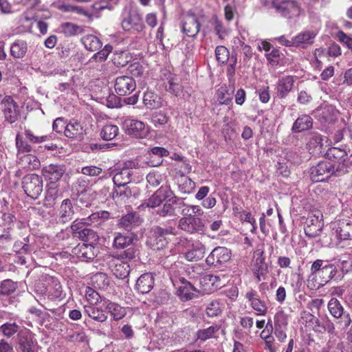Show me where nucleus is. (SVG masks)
I'll return each mask as SVG.
<instances>
[{"label":"nucleus","mask_w":352,"mask_h":352,"mask_svg":"<svg viewBox=\"0 0 352 352\" xmlns=\"http://www.w3.org/2000/svg\"><path fill=\"white\" fill-rule=\"evenodd\" d=\"M352 169V155L337 147H332L326 153V159L310 169L313 182H323L334 173L343 175Z\"/></svg>","instance_id":"f257e3e1"},{"label":"nucleus","mask_w":352,"mask_h":352,"mask_svg":"<svg viewBox=\"0 0 352 352\" xmlns=\"http://www.w3.org/2000/svg\"><path fill=\"white\" fill-rule=\"evenodd\" d=\"M346 263V261L341 263L337 259H317L311 266V273L312 275H318L324 282L328 283L335 278L340 265Z\"/></svg>","instance_id":"f03ea898"},{"label":"nucleus","mask_w":352,"mask_h":352,"mask_svg":"<svg viewBox=\"0 0 352 352\" xmlns=\"http://www.w3.org/2000/svg\"><path fill=\"white\" fill-rule=\"evenodd\" d=\"M177 250L188 261H197L205 254V247L199 242L192 243L190 241H181L177 243Z\"/></svg>","instance_id":"7ed1b4c3"},{"label":"nucleus","mask_w":352,"mask_h":352,"mask_svg":"<svg viewBox=\"0 0 352 352\" xmlns=\"http://www.w3.org/2000/svg\"><path fill=\"white\" fill-rule=\"evenodd\" d=\"M122 129L129 135L143 139L148 136L150 127L142 121L126 118L122 122Z\"/></svg>","instance_id":"20e7f679"},{"label":"nucleus","mask_w":352,"mask_h":352,"mask_svg":"<svg viewBox=\"0 0 352 352\" xmlns=\"http://www.w3.org/2000/svg\"><path fill=\"white\" fill-rule=\"evenodd\" d=\"M22 187L28 197L36 199L43 191V179L36 174L27 175L23 178Z\"/></svg>","instance_id":"39448f33"},{"label":"nucleus","mask_w":352,"mask_h":352,"mask_svg":"<svg viewBox=\"0 0 352 352\" xmlns=\"http://www.w3.org/2000/svg\"><path fill=\"white\" fill-rule=\"evenodd\" d=\"M323 215L319 210L312 211L307 219L305 227V233L310 239H316L322 233L323 228Z\"/></svg>","instance_id":"423d86ee"},{"label":"nucleus","mask_w":352,"mask_h":352,"mask_svg":"<svg viewBox=\"0 0 352 352\" xmlns=\"http://www.w3.org/2000/svg\"><path fill=\"white\" fill-rule=\"evenodd\" d=\"M272 6L282 16L291 19L300 15L301 7L296 0H274Z\"/></svg>","instance_id":"0eeeda50"},{"label":"nucleus","mask_w":352,"mask_h":352,"mask_svg":"<svg viewBox=\"0 0 352 352\" xmlns=\"http://www.w3.org/2000/svg\"><path fill=\"white\" fill-rule=\"evenodd\" d=\"M17 344L20 352H36L35 334L27 329L20 331L17 334Z\"/></svg>","instance_id":"6e6552de"},{"label":"nucleus","mask_w":352,"mask_h":352,"mask_svg":"<svg viewBox=\"0 0 352 352\" xmlns=\"http://www.w3.org/2000/svg\"><path fill=\"white\" fill-rule=\"evenodd\" d=\"M1 108L3 112L6 120L10 123L15 122L19 117V107L14 100L8 96H1Z\"/></svg>","instance_id":"1a4fd4ad"},{"label":"nucleus","mask_w":352,"mask_h":352,"mask_svg":"<svg viewBox=\"0 0 352 352\" xmlns=\"http://www.w3.org/2000/svg\"><path fill=\"white\" fill-rule=\"evenodd\" d=\"M132 175V170L127 168H122L120 171L116 173L113 178V183L118 187V189L115 190L113 192V197H121L122 195L128 196L130 194V191L122 190V187H124L127 184L131 182V177Z\"/></svg>","instance_id":"9d476101"},{"label":"nucleus","mask_w":352,"mask_h":352,"mask_svg":"<svg viewBox=\"0 0 352 352\" xmlns=\"http://www.w3.org/2000/svg\"><path fill=\"white\" fill-rule=\"evenodd\" d=\"M231 252L225 247H217L206 258V262L208 265L219 266L230 261Z\"/></svg>","instance_id":"9b49d317"},{"label":"nucleus","mask_w":352,"mask_h":352,"mask_svg":"<svg viewBox=\"0 0 352 352\" xmlns=\"http://www.w3.org/2000/svg\"><path fill=\"white\" fill-rule=\"evenodd\" d=\"M14 216L9 212H0V227L3 228L6 231L5 234L0 235V247H3L5 244L11 241V235L9 230H11L15 221Z\"/></svg>","instance_id":"f8f14e48"},{"label":"nucleus","mask_w":352,"mask_h":352,"mask_svg":"<svg viewBox=\"0 0 352 352\" xmlns=\"http://www.w3.org/2000/svg\"><path fill=\"white\" fill-rule=\"evenodd\" d=\"M136 88L135 80L129 76H118L115 80V91L120 96H126L132 93Z\"/></svg>","instance_id":"ddd939ff"},{"label":"nucleus","mask_w":352,"mask_h":352,"mask_svg":"<svg viewBox=\"0 0 352 352\" xmlns=\"http://www.w3.org/2000/svg\"><path fill=\"white\" fill-rule=\"evenodd\" d=\"M122 27L125 31L141 32L144 25L141 15L137 12H131L122 21Z\"/></svg>","instance_id":"4468645a"},{"label":"nucleus","mask_w":352,"mask_h":352,"mask_svg":"<svg viewBox=\"0 0 352 352\" xmlns=\"http://www.w3.org/2000/svg\"><path fill=\"white\" fill-rule=\"evenodd\" d=\"M182 28V32L188 36H196L199 31V23L196 16L190 12L183 14Z\"/></svg>","instance_id":"2eb2a0df"},{"label":"nucleus","mask_w":352,"mask_h":352,"mask_svg":"<svg viewBox=\"0 0 352 352\" xmlns=\"http://www.w3.org/2000/svg\"><path fill=\"white\" fill-rule=\"evenodd\" d=\"M94 243H79L73 250L75 254L82 261H89L94 259L98 254V250L94 245Z\"/></svg>","instance_id":"dca6fc26"},{"label":"nucleus","mask_w":352,"mask_h":352,"mask_svg":"<svg viewBox=\"0 0 352 352\" xmlns=\"http://www.w3.org/2000/svg\"><path fill=\"white\" fill-rule=\"evenodd\" d=\"M245 299L248 301L250 307L255 311L257 316H265L267 312V307L265 302L258 298V292L250 289L245 295Z\"/></svg>","instance_id":"f3484780"},{"label":"nucleus","mask_w":352,"mask_h":352,"mask_svg":"<svg viewBox=\"0 0 352 352\" xmlns=\"http://www.w3.org/2000/svg\"><path fill=\"white\" fill-rule=\"evenodd\" d=\"M109 268L116 277L120 279L126 278L130 272L129 265L119 258L109 256Z\"/></svg>","instance_id":"a211bd4d"},{"label":"nucleus","mask_w":352,"mask_h":352,"mask_svg":"<svg viewBox=\"0 0 352 352\" xmlns=\"http://www.w3.org/2000/svg\"><path fill=\"white\" fill-rule=\"evenodd\" d=\"M65 172L63 166L58 164H49L42 168V174L48 183H55L60 179Z\"/></svg>","instance_id":"6ab92c4d"},{"label":"nucleus","mask_w":352,"mask_h":352,"mask_svg":"<svg viewBox=\"0 0 352 352\" xmlns=\"http://www.w3.org/2000/svg\"><path fill=\"white\" fill-rule=\"evenodd\" d=\"M333 230L340 239H352V221L346 219L338 220L334 223Z\"/></svg>","instance_id":"aec40b11"},{"label":"nucleus","mask_w":352,"mask_h":352,"mask_svg":"<svg viewBox=\"0 0 352 352\" xmlns=\"http://www.w3.org/2000/svg\"><path fill=\"white\" fill-rule=\"evenodd\" d=\"M173 195L168 186H162L145 203L147 207L156 208L160 204Z\"/></svg>","instance_id":"412c9836"},{"label":"nucleus","mask_w":352,"mask_h":352,"mask_svg":"<svg viewBox=\"0 0 352 352\" xmlns=\"http://www.w3.org/2000/svg\"><path fill=\"white\" fill-rule=\"evenodd\" d=\"M314 113L317 118L326 122L333 121L337 118L338 111L333 105L324 103L315 110Z\"/></svg>","instance_id":"4be33fe9"},{"label":"nucleus","mask_w":352,"mask_h":352,"mask_svg":"<svg viewBox=\"0 0 352 352\" xmlns=\"http://www.w3.org/2000/svg\"><path fill=\"white\" fill-rule=\"evenodd\" d=\"M318 34L315 30H305L300 32L294 37V46L301 48H307L314 43V39Z\"/></svg>","instance_id":"5701e85b"},{"label":"nucleus","mask_w":352,"mask_h":352,"mask_svg":"<svg viewBox=\"0 0 352 352\" xmlns=\"http://www.w3.org/2000/svg\"><path fill=\"white\" fill-rule=\"evenodd\" d=\"M294 77L287 76L280 78L277 82L276 94L278 98H284L292 90Z\"/></svg>","instance_id":"b1692460"},{"label":"nucleus","mask_w":352,"mask_h":352,"mask_svg":"<svg viewBox=\"0 0 352 352\" xmlns=\"http://www.w3.org/2000/svg\"><path fill=\"white\" fill-rule=\"evenodd\" d=\"M74 213L72 201L69 199H64L58 209V220L62 223L68 222L72 219Z\"/></svg>","instance_id":"393cba45"},{"label":"nucleus","mask_w":352,"mask_h":352,"mask_svg":"<svg viewBox=\"0 0 352 352\" xmlns=\"http://www.w3.org/2000/svg\"><path fill=\"white\" fill-rule=\"evenodd\" d=\"M182 285L179 287L177 295L182 300H188L194 298L196 295V289L191 283L185 280L184 278H179Z\"/></svg>","instance_id":"a878e982"},{"label":"nucleus","mask_w":352,"mask_h":352,"mask_svg":"<svg viewBox=\"0 0 352 352\" xmlns=\"http://www.w3.org/2000/svg\"><path fill=\"white\" fill-rule=\"evenodd\" d=\"M154 278L152 274L146 273L141 275L136 282V289L142 294L148 293L153 287Z\"/></svg>","instance_id":"bb28decb"},{"label":"nucleus","mask_w":352,"mask_h":352,"mask_svg":"<svg viewBox=\"0 0 352 352\" xmlns=\"http://www.w3.org/2000/svg\"><path fill=\"white\" fill-rule=\"evenodd\" d=\"M103 305L116 320L123 318L126 314V308L121 307L116 302H112L109 300H104Z\"/></svg>","instance_id":"cd10ccee"},{"label":"nucleus","mask_w":352,"mask_h":352,"mask_svg":"<svg viewBox=\"0 0 352 352\" xmlns=\"http://www.w3.org/2000/svg\"><path fill=\"white\" fill-rule=\"evenodd\" d=\"M259 256L257 257L254 263V272L258 281L264 279V276L267 274V266L265 263V258L263 257V251L259 252Z\"/></svg>","instance_id":"c85d7f7f"},{"label":"nucleus","mask_w":352,"mask_h":352,"mask_svg":"<svg viewBox=\"0 0 352 352\" xmlns=\"http://www.w3.org/2000/svg\"><path fill=\"white\" fill-rule=\"evenodd\" d=\"M64 133L69 138L80 137L83 134V128L79 122L72 120L66 124Z\"/></svg>","instance_id":"c756f323"},{"label":"nucleus","mask_w":352,"mask_h":352,"mask_svg":"<svg viewBox=\"0 0 352 352\" xmlns=\"http://www.w3.org/2000/svg\"><path fill=\"white\" fill-rule=\"evenodd\" d=\"M312 125V118L309 116L302 115L294 122L292 129L294 133H299L309 129Z\"/></svg>","instance_id":"7c9ffc66"},{"label":"nucleus","mask_w":352,"mask_h":352,"mask_svg":"<svg viewBox=\"0 0 352 352\" xmlns=\"http://www.w3.org/2000/svg\"><path fill=\"white\" fill-rule=\"evenodd\" d=\"M19 164L23 168L29 170L38 169L41 163L38 157L32 154H25L19 159Z\"/></svg>","instance_id":"2f4dec72"},{"label":"nucleus","mask_w":352,"mask_h":352,"mask_svg":"<svg viewBox=\"0 0 352 352\" xmlns=\"http://www.w3.org/2000/svg\"><path fill=\"white\" fill-rule=\"evenodd\" d=\"M143 102L146 108L150 109H158L162 106L161 98L157 94L151 91L144 93Z\"/></svg>","instance_id":"473e14b6"},{"label":"nucleus","mask_w":352,"mask_h":352,"mask_svg":"<svg viewBox=\"0 0 352 352\" xmlns=\"http://www.w3.org/2000/svg\"><path fill=\"white\" fill-rule=\"evenodd\" d=\"M81 41L85 47L91 52L99 50L102 45L101 41L93 34L84 36Z\"/></svg>","instance_id":"72a5a7b5"},{"label":"nucleus","mask_w":352,"mask_h":352,"mask_svg":"<svg viewBox=\"0 0 352 352\" xmlns=\"http://www.w3.org/2000/svg\"><path fill=\"white\" fill-rule=\"evenodd\" d=\"M133 242V238L128 234H122L120 232L115 233V236L113 242V247L115 249L122 250L130 245Z\"/></svg>","instance_id":"f704fd0d"},{"label":"nucleus","mask_w":352,"mask_h":352,"mask_svg":"<svg viewBox=\"0 0 352 352\" xmlns=\"http://www.w3.org/2000/svg\"><path fill=\"white\" fill-rule=\"evenodd\" d=\"M20 327L15 322H7L0 326V333L7 339L19 333Z\"/></svg>","instance_id":"c9c22d12"},{"label":"nucleus","mask_w":352,"mask_h":352,"mask_svg":"<svg viewBox=\"0 0 352 352\" xmlns=\"http://www.w3.org/2000/svg\"><path fill=\"white\" fill-rule=\"evenodd\" d=\"M28 50L27 44L21 40L16 41L10 47V54L15 58H22Z\"/></svg>","instance_id":"e433bc0d"},{"label":"nucleus","mask_w":352,"mask_h":352,"mask_svg":"<svg viewBox=\"0 0 352 352\" xmlns=\"http://www.w3.org/2000/svg\"><path fill=\"white\" fill-rule=\"evenodd\" d=\"M177 185L179 190L184 194H189L192 192L195 187V183L188 177L182 174L177 177Z\"/></svg>","instance_id":"4c0bfd02"},{"label":"nucleus","mask_w":352,"mask_h":352,"mask_svg":"<svg viewBox=\"0 0 352 352\" xmlns=\"http://www.w3.org/2000/svg\"><path fill=\"white\" fill-rule=\"evenodd\" d=\"M85 313L92 319L98 322H104L107 320V316L102 309L94 306H84Z\"/></svg>","instance_id":"58836bf2"},{"label":"nucleus","mask_w":352,"mask_h":352,"mask_svg":"<svg viewBox=\"0 0 352 352\" xmlns=\"http://www.w3.org/2000/svg\"><path fill=\"white\" fill-rule=\"evenodd\" d=\"M60 195L58 184L47 183L45 201L50 205H52L58 197Z\"/></svg>","instance_id":"ea45409f"},{"label":"nucleus","mask_w":352,"mask_h":352,"mask_svg":"<svg viewBox=\"0 0 352 352\" xmlns=\"http://www.w3.org/2000/svg\"><path fill=\"white\" fill-rule=\"evenodd\" d=\"M176 197L173 195L167 199L162 209L157 210V213L162 217L172 216L175 213Z\"/></svg>","instance_id":"a19ab883"},{"label":"nucleus","mask_w":352,"mask_h":352,"mask_svg":"<svg viewBox=\"0 0 352 352\" xmlns=\"http://www.w3.org/2000/svg\"><path fill=\"white\" fill-rule=\"evenodd\" d=\"M46 289L49 295L56 298H60L63 293L60 283L55 278H50Z\"/></svg>","instance_id":"79ce46f5"},{"label":"nucleus","mask_w":352,"mask_h":352,"mask_svg":"<svg viewBox=\"0 0 352 352\" xmlns=\"http://www.w3.org/2000/svg\"><path fill=\"white\" fill-rule=\"evenodd\" d=\"M119 133V129L116 125L106 124L101 130V138L107 141L114 139Z\"/></svg>","instance_id":"37998d69"},{"label":"nucleus","mask_w":352,"mask_h":352,"mask_svg":"<svg viewBox=\"0 0 352 352\" xmlns=\"http://www.w3.org/2000/svg\"><path fill=\"white\" fill-rule=\"evenodd\" d=\"M219 330L217 325L210 326L207 329H199L197 331V338L201 341H206L208 339L215 337V334Z\"/></svg>","instance_id":"c03bdc74"},{"label":"nucleus","mask_w":352,"mask_h":352,"mask_svg":"<svg viewBox=\"0 0 352 352\" xmlns=\"http://www.w3.org/2000/svg\"><path fill=\"white\" fill-rule=\"evenodd\" d=\"M328 309L332 316L339 318L343 314V307L340 301L336 298H332L328 302Z\"/></svg>","instance_id":"a18cd8bd"},{"label":"nucleus","mask_w":352,"mask_h":352,"mask_svg":"<svg viewBox=\"0 0 352 352\" xmlns=\"http://www.w3.org/2000/svg\"><path fill=\"white\" fill-rule=\"evenodd\" d=\"M61 32L67 36H72L83 32V28L74 23H65L61 25Z\"/></svg>","instance_id":"49530a36"},{"label":"nucleus","mask_w":352,"mask_h":352,"mask_svg":"<svg viewBox=\"0 0 352 352\" xmlns=\"http://www.w3.org/2000/svg\"><path fill=\"white\" fill-rule=\"evenodd\" d=\"M95 287L100 289H106L109 285V279L104 273H98L92 278Z\"/></svg>","instance_id":"de8ad7c7"},{"label":"nucleus","mask_w":352,"mask_h":352,"mask_svg":"<svg viewBox=\"0 0 352 352\" xmlns=\"http://www.w3.org/2000/svg\"><path fill=\"white\" fill-rule=\"evenodd\" d=\"M78 239L91 243H96L99 239L98 235L93 230L87 228L78 235Z\"/></svg>","instance_id":"09e8293b"},{"label":"nucleus","mask_w":352,"mask_h":352,"mask_svg":"<svg viewBox=\"0 0 352 352\" xmlns=\"http://www.w3.org/2000/svg\"><path fill=\"white\" fill-rule=\"evenodd\" d=\"M112 51V47L109 45H106L103 49L98 52L94 54L89 60L90 62H102L104 61L110 52Z\"/></svg>","instance_id":"8fccbe9b"},{"label":"nucleus","mask_w":352,"mask_h":352,"mask_svg":"<svg viewBox=\"0 0 352 352\" xmlns=\"http://www.w3.org/2000/svg\"><path fill=\"white\" fill-rule=\"evenodd\" d=\"M203 279L206 284L210 285L215 289L221 288L223 285L221 277L218 275L207 274Z\"/></svg>","instance_id":"3c124183"},{"label":"nucleus","mask_w":352,"mask_h":352,"mask_svg":"<svg viewBox=\"0 0 352 352\" xmlns=\"http://www.w3.org/2000/svg\"><path fill=\"white\" fill-rule=\"evenodd\" d=\"M322 138L320 134L312 133L309 137L307 147L310 152H312L316 148L320 149L322 146Z\"/></svg>","instance_id":"603ef678"},{"label":"nucleus","mask_w":352,"mask_h":352,"mask_svg":"<svg viewBox=\"0 0 352 352\" xmlns=\"http://www.w3.org/2000/svg\"><path fill=\"white\" fill-rule=\"evenodd\" d=\"M16 289V285L11 280H3L0 285V294L2 295H10Z\"/></svg>","instance_id":"864d4df0"},{"label":"nucleus","mask_w":352,"mask_h":352,"mask_svg":"<svg viewBox=\"0 0 352 352\" xmlns=\"http://www.w3.org/2000/svg\"><path fill=\"white\" fill-rule=\"evenodd\" d=\"M272 331V324L268 322L265 326V329L263 330L261 333V338L265 340L266 344L269 348H271L274 341V338L271 335Z\"/></svg>","instance_id":"5fc2aeb1"},{"label":"nucleus","mask_w":352,"mask_h":352,"mask_svg":"<svg viewBox=\"0 0 352 352\" xmlns=\"http://www.w3.org/2000/svg\"><path fill=\"white\" fill-rule=\"evenodd\" d=\"M85 297L89 306H94L101 301L100 294L91 287H87L85 292Z\"/></svg>","instance_id":"6e6d98bb"},{"label":"nucleus","mask_w":352,"mask_h":352,"mask_svg":"<svg viewBox=\"0 0 352 352\" xmlns=\"http://www.w3.org/2000/svg\"><path fill=\"white\" fill-rule=\"evenodd\" d=\"M210 23L213 27L217 35L220 38H223L228 34L227 30L223 26L221 22L216 17L211 19Z\"/></svg>","instance_id":"4d7b16f0"},{"label":"nucleus","mask_w":352,"mask_h":352,"mask_svg":"<svg viewBox=\"0 0 352 352\" xmlns=\"http://www.w3.org/2000/svg\"><path fill=\"white\" fill-rule=\"evenodd\" d=\"M112 61L117 67H124L129 62L127 54L124 52H115L113 56Z\"/></svg>","instance_id":"13d9d810"},{"label":"nucleus","mask_w":352,"mask_h":352,"mask_svg":"<svg viewBox=\"0 0 352 352\" xmlns=\"http://www.w3.org/2000/svg\"><path fill=\"white\" fill-rule=\"evenodd\" d=\"M16 146L18 153H28L32 150L31 146L19 134L16 136Z\"/></svg>","instance_id":"bf43d9fd"},{"label":"nucleus","mask_w":352,"mask_h":352,"mask_svg":"<svg viewBox=\"0 0 352 352\" xmlns=\"http://www.w3.org/2000/svg\"><path fill=\"white\" fill-rule=\"evenodd\" d=\"M217 60L221 63H225L228 60L229 52L224 46H218L215 50Z\"/></svg>","instance_id":"052dcab7"},{"label":"nucleus","mask_w":352,"mask_h":352,"mask_svg":"<svg viewBox=\"0 0 352 352\" xmlns=\"http://www.w3.org/2000/svg\"><path fill=\"white\" fill-rule=\"evenodd\" d=\"M239 218L243 221L250 223L252 225L251 232L252 233L255 232V231L257 228L256 220L252 216L250 212L243 210L240 212Z\"/></svg>","instance_id":"680f3d73"},{"label":"nucleus","mask_w":352,"mask_h":352,"mask_svg":"<svg viewBox=\"0 0 352 352\" xmlns=\"http://www.w3.org/2000/svg\"><path fill=\"white\" fill-rule=\"evenodd\" d=\"M86 228L87 226H85V223L83 222L82 219L75 220L71 226L73 235L77 238L78 237V235L81 234V231H83Z\"/></svg>","instance_id":"e2e57ef3"},{"label":"nucleus","mask_w":352,"mask_h":352,"mask_svg":"<svg viewBox=\"0 0 352 352\" xmlns=\"http://www.w3.org/2000/svg\"><path fill=\"white\" fill-rule=\"evenodd\" d=\"M168 118L166 114L162 113H155L153 114L151 118V122L155 127L162 126L168 122Z\"/></svg>","instance_id":"0e129e2a"},{"label":"nucleus","mask_w":352,"mask_h":352,"mask_svg":"<svg viewBox=\"0 0 352 352\" xmlns=\"http://www.w3.org/2000/svg\"><path fill=\"white\" fill-rule=\"evenodd\" d=\"M193 217H184L179 221V227L182 230L188 232H193Z\"/></svg>","instance_id":"69168bd1"},{"label":"nucleus","mask_w":352,"mask_h":352,"mask_svg":"<svg viewBox=\"0 0 352 352\" xmlns=\"http://www.w3.org/2000/svg\"><path fill=\"white\" fill-rule=\"evenodd\" d=\"M25 138L32 144H37L43 142L47 140L48 138L46 135L43 136H36L30 130L25 131Z\"/></svg>","instance_id":"338daca9"},{"label":"nucleus","mask_w":352,"mask_h":352,"mask_svg":"<svg viewBox=\"0 0 352 352\" xmlns=\"http://www.w3.org/2000/svg\"><path fill=\"white\" fill-rule=\"evenodd\" d=\"M336 38L345 45L349 50H352V37L349 36L342 31H339L336 34Z\"/></svg>","instance_id":"774afa93"}]
</instances>
